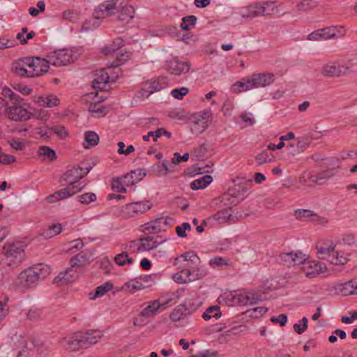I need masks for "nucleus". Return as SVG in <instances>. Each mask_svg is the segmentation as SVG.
Wrapping results in <instances>:
<instances>
[{
	"label": "nucleus",
	"mask_w": 357,
	"mask_h": 357,
	"mask_svg": "<svg viewBox=\"0 0 357 357\" xmlns=\"http://www.w3.org/2000/svg\"><path fill=\"white\" fill-rule=\"evenodd\" d=\"M162 89L160 79H151L147 81L142 89V96L148 98L151 93L158 91Z\"/></svg>",
	"instance_id": "25"
},
{
	"label": "nucleus",
	"mask_w": 357,
	"mask_h": 357,
	"mask_svg": "<svg viewBox=\"0 0 357 357\" xmlns=\"http://www.w3.org/2000/svg\"><path fill=\"white\" fill-rule=\"evenodd\" d=\"M167 218H160L151 221L143 226V231L149 234H156L161 231H165L169 225Z\"/></svg>",
	"instance_id": "13"
},
{
	"label": "nucleus",
	"mask_w": 357,
	"mask_h": 357,
	"mask_svg": "<svg viewBox=\"0 0 357 357\" xmlns=\"http://www.w3.org/2000/svg\"><path fill=\"white\" fill-rule=\"evenodd\" d=\"M213 181V178L210 175H205L199 178L194 180L190 183V188L193 190L204 189L206 188Z\"/></svg>",
	"instance_id": "33"
},
{
	"label": "nucleus",
	"mask_w": 357,
	"mask_h": 357,
	"mask_svg": "<svg viewBox=\"0 0 357 357\" xmlns=\"http://www.w3.org/2000/svg\"><path fill=\"white\" fill-rule=\"evenodd\" d=\"M218 199L220 202L224 203L225 206L232 208L242 202L244 197H241L239 192H236L234 189H229L228 192L223 194Z\"/></svg>",
	"instance_id": "16"
},
{
	"label": "nucleus",
	"mask_w": 357,
	"mask_h": 357,
	"mask_svg": "<svg viewBox=\"0 0 357 357\" xmlns=\"http://www.w3.org/2000/svg\"><path fill=\"white\" fill-rule=\"evenodd\" d=\"M114 261L119 266H123L126 264H132L134 262V259L128 257L126 252H123L115 256Z\"/></svg>",
	"instance_id": "45"
},
{
	"label": "nucleus",
	"mask_w": 357,
	"mask_h": 357,
	"mask_svg": "<svg viewBox=\"0 0 357 357\" xmlns=\"http://www.w3.org/2000/svg\"><path fill=\"white\" fill-rule=\"evenodd\" d=\"M63 227L60 223L53 224L49 227L44 230L42 235L47 238H52L59 234H60L62 231Z\"/></svg>",
	"instance_id": "40"
},
{
	"label": "nucleus",
	"mask_w": 357,
	"mask_h": 357,
	"mask_svg": "<svg viewBox=\"0 0 357 357\" xmlns=\"http://www.w3.org/2000/svg\"><path fill=\"white\" fill-rule=\"evenodd\" d=\"M189 158V153H185L183 155H181L178 152L174 154V157L172 158V165H178L181 162L188 161Z\"/></svg>",
	"instance_id": "64"
},
{
	"label": "nucleus",
	"mask_w": 357,
	"mask_h": 357,
	"mask_svg": "<svg viewBox=\"0 0 357 357\" xmlns=\"http://www.w3.org/2000/svg\"><path fill=\"white\" fill-rule=\"evenodd\" d=\"M77 200L84 204H89L96 200V195L93 192H87L77 197Z\"/></svg>",
	"instance_id": "55"
},
{
	"label": "nucleus",
	"mask_w": 357,
	"mask_h": 357,
	"mask_svg": "<svg viewBox=\"0 0 357 357\" xmlns=\"http://www.w3.org/2000/svg\"><path fill=\"white\" fill-rule=\"evenodd\" d=\"M125 186L126 185L124 183V181L122 180L121 178L114 179L112 183V189L117 192H126L127 190Z\"/></svg>",
	"instance_id": "57"
},
{
	"label": "nucleus",
	"mask_w": 357,
	"mask_h": 357,
	"mask_svg": "<svg viewBox=\"0 0 357 357\" xmlns=\"http://www.w3.org/2000/svg\"><path fill=\"white\" fill-rule=\"evenodd\" d=\"M165 303H160L158 300H155L151 305L146 307L140 313L142 317H149L153 316L158 309L164 305Z\"/></svg>",
	"instance_id": "37"
},
{
	"label": "nucleus",
	"mask_w": 357,
	"mask_h": 357,
	"mask_svg": "<svg viewBox=\"0 0 357 357\" xmlns=\"http://www.w3.org/2000/svg\"><path fill=\"white\" fill-rule=\"evenodd\" d=\"M117 1L118 0H108L102 3H100L95 10V18L98 20L105 19L109 16H112L117 13Z\"/></svg>",
	"instance_id": "9"
},
{
	"label": "nucleus",
	"mask_w": 357,
	"mask_h": 357,
	"mask_svg": "<svg viewBox=\"0 0 357 357\" xmlns=\"http://www.w3.org/2000/svg\"><path fill=\"white\" fill-rule=\"evenodd\" d=\"M295 215L298 219L307 220L312 216H317V215L310 210L307 209H299L296 211Z\"/></svg>",
	"instance_id": "59"
},
{
	"label": "nucleus",
	"mask_w": 357,
	"mask_h": 357,
	"mask_svg": "<svg viewBox=\"0 0 357 357\" xmlns=\"http://www.w3.org/2000/svg\"><path fill=\"white\" fill-rule=\"evenodd\" d=\"M79 12L76 10H67L63 13V20L65 21L75 22L78 20Z\"/></svg>",
	"instance_id": "54"
},
{
	"label": "nucleus",
	"mask_w": 357,
	"mask_h": 357,
	"mask_svg": "<svg viewBox=\"0 0 357 357\" xmlns=\"http://www.w3.org/2000/svg\"><path fill=\"white\" fill-rule=\"evenodd\" d=\"M318 257L323 260L329 261L331 264L335 265H344L349 261V254L344 252L335 250V245H330L327 246L317 247Z\"/></svg>",
	"instance_id": "4"
},
{
	"label": "nucleus",
	"mask_w": 357,
	"mask_h": 357,
	"mask_svg": "<svg viewBox=\"0 0 357 357\" xmlns=\"http://www.w3.org/2000/svg\"><path fill=\"white\" fill-rule=\"evenodd\" d=\"M322 73L324 76L339 77L341 74V70L337 66L326 65L324 67Z\"/></svg>",
	"instance_id": "48"
},
{
	"label": "nucleus",
	"mask_w": 357,
	"mask_h": 357,
	"mask_svg": "<svg viewBox=\"0 0 357 357\" xmlns=\"http://www.w3.org/2000/svg\"><path fill=\"white\" fill-rule=\"evenodd\" d=\"M255 88L265 87L274 82L272 73H255L251 75Z\"/></svg>",
	"instance_id": "20"
},
{
	"label": "nucleus",
	"mask_w": 357,
	"mask_h": 357,
	"mask_svg": "<svg viewBox=\"0 0 357 357\" xmlns=\"http://www.w3.org/2000/svg\"><path fill=\"white\" fill-rule=\"evenodd\" d=\"M335 290L342 296L357 294V278L344 283L337 284L335 287Z\"/></svg>",
	"instance_id": "22"
},
{
	"label": "nucleus",
	"mask_w": 357,
	"mask_h": 357,
	"mask_svg": "<svg viewBox=\"0 0 357 357\" xmlns=\"http://www.w3.org/2000/svg\"><path fill=\"white\" fill-rule=\"evenodd\" d=\"M307 259L306 255L300 251L283 252L279 255L280 261L287 266L302 264Z\"/></svg>",
	"instance_id": "10"
},
{
	"label": "nucleus",
	"mask_w": 357,
	"mask_h": 357,
	"mask_svg": "<svg viewBox=\"0 0 357 357\" xmlns=\"http://www.w3.org/2000/svg\"><path fill=\"white\" fill-rule=\"evenodd\" d=\"M36 102L40 106L52 107L59 104V100L53 94L41 96L37 98Z\"/></svg>",
	"instance_id": "29"
},
{
	"label": "nucleus",
	"mask_w": 357,
	"mask_h": 357,
	"mask_svg": "<svg viewBox=\"0 0 357 357\" xmlns=\"http://www.w3.org/2000/svg\"><path fill=\"white\" fill-rule=\"evenodd\" d=\"M85 142L89 146H85L89 148V146H95L99 142V137L94 131H86L84 135Z\"/></svg>",
	"instance_id": "47"
},
{
	"label": "nucleus",
	"mask_w": 357,
	"mask_h": 357,
	"mask_svg": "<svg viewBox=\"0 0 357 357\" xmlns=\"http://www.w3.org/2000/svg\"><path fill=\"white\" fill-rule=\"evenodd\" d=\"M255 160L259 165L271 162V158H270L268 149L264 150L260 153L257 155L255 157Z\"/></svg>",
	"instance_id": "58"
},
{
	"label": "nucleus",
	"mask_w": 357,
	"mask_h": 357,
	"mask_svg": "<svg viewBox=\"0 0 357 357\" xmlns=\"http://www.w3.org/2000/svg\"><path fill=\"white\" fill-rule=\"evenodd\" d=\"M109 76L105 69L96 71V78L92 82V86L100 90H105L106 84L109 82Z\"/></svg>",
	"instance_id": "23"
},
{
	"label": "nucleus",
	"mask_w": 357,
	"mask_h": 357,
	"mask_svg": "<svg viewBox=\"0 0 357 357\" xmlns=\"http://www.w3.org/2000/svg\"><path fill=\"white\" fill-rule=\"evenodd\" d=\"M181 257L183 258L185 261H191L193 263H196L197 261H199L200 259L197 255V254L193 251H190L184 253L181 256Z\"/></svg>",
	"instance_id": "63"
},
{
	"label": "nucleus",
	"mask_w": 357,
	"mask_h": 357,
	"mask_svg": "<svg viewBox=\"0 0 357 357\" xmlns=\"http://www.w3.org/2000/svg\"><path fill=\"white\" fill-rule=\"evenodd\" d=\"M310 145V142L307 139H298L296 141L293 142L289 144V152L292 155H298L303 153Z\"/></svg>",
	"instance_id": "26"
},
{
	"label": "nucleus",
	"mask_w": 357,
	"mask_h": 357,
	"mask_svg": "<svg viewBox=\"0 0 357 357\" xmlns=\"http://www.w3.org/2000/svg\"><path fill=\"white\" fill-rule=\"evenodd\" d=\"M221 315L222 313L220 312V307L218 305H215L208 307L203 313L202 318L206 321L209 320L213 317L218 319L221 317Z\"/></svg>",
	"instance_id": "39"
},
{
	"label": "nucleus",
	"mask_w": 357,
	"mask_h": 357,
	"mask_svg": "<svg viewBox=\"0 0 357 357\" xmlns=\"http://www.w3.org/2000/svg\"><path fill=\"white\" fill-rule=\"evenodd\" d=\"M87 260H88V259L86 257V255L84 252H81L78 253L77 255H76L75 257H73L70 259V263L71 267L73 268L75 267H79V266H84V264H86Z\"/></svg>",
	"instance_id": "44"
},
{
	"label": "nucleus",
	"mask_w": 357,
	"mask_h": 357,
	"mask_svg": "<svg viewBox=\"0 0 357 357\" xmlns=\"http://www.w3.org/2000/svg\"><path fill=\"white\" fill-rule=\"evenodd\" d=\"M82 336V346L84 348L97 343L102 337V333L98 330H90L85 333L79 332Z\"/></svg>",
	"instance_id": "19"
},
{
	"label": "nucleus",
	"mask_w": 357,
	"mask_h": 357,
	"mask_svg": "<svg viewBox=\"0 0 357 357\" xmlns=\"http://www.w3.org/2000/svg\"><path fill=\"white\" fill-rule=\"evenodd\" d=\"M196 308H192L190 303L180 304L177 305L170 313L169 319L173 322H177L185 319V318L192 314Z\"/></svg>",
	"instance_id": "11"
},
{
	"label": "nucleus",
	"mask_w": 357,
	"mask_h": 357,
	"mask_svg": "<svg viewBox=\"0 0 357 357\" xmlns=\"http://www.w3.org/2000/svg\"><path fill=\"white\" fill-rule=\"evenodd\" d=\"M35 36V33L33 31L28 32L26 27H23L22 31L19 32L16 38L20 41V43L24 45L27 43V40L31 39Z\"/></svg>",
	"instance_id": "46"
},
{
	"label": "nucleus",
	"mask_w": 357,
	"mask_h": 357,
	"mask_svg": "<svg viewBox=\"0 0 357 357\" xmlns=\"http://www.w3.org/2000/svg\"><path fill=\"white\" fill-rule=\"evenodd\" d=\"M79 192V191L77 189H74L68 185H66L65 188H61V190H57L53 194L47 196V199L49 201V202L53 203L70 197Z\"/></svg>",
	"instance_id": "17"
},
{
	"label": "nucleus",
	"mask_w": 357,
	"mask_h": 357,
	"mask_svg": "<svg viewBox=\"0 0 357 357\" xmlns=\"http://www.w3.org/2000/svg\"><path fill=\"white\" fill-rule=\"evenodd\" d=\"M192 271L189 268H183L173 275V280L177 283H187L192 281L190 278Z\"/></svg>",
	"instance_id": "35"
},
{
	"label": "nucleus",
	"mask_w": 357,
	"mask_h": 357,
	"mask_svg": "<svg viewBox=\"0 0 357 357\" xmlns=\"http://www.w3.org/2000/svg\"><path fill=\"white\" fill-rule=\"evenodd\" d=\"M195 24H180L178 30L176 26H170L169 28V34L172 37H179L181 31H188L195 27Z\"/></svg>",
	"instance_id": "41"
},
{
	"label": "nucleus",
	"mask_w": 357,
	"mask_h": 357,
	"mask_svg": "<svg viewBox=\"0 0 357 357\" xmlns=\"http://www.w3.org/2000/svg\"><path fill=\"white\" fill-rule=\"evenodd\" d=\"M301 322L302 323V326L300 323H296L293 326L294 330L299 335L303 333L306 331L308 320L305 317H304L301 320Z\"/></svg>",
	"instance_id": "60"
},
{
	"label": "nucleus",
	"mask_w": 357,
	"mask_h": 357,
	"mask_svg": "<svg viewBox=\"0 0 357 357\" xmlns=\"http://www.w3.org/2000/svg\"><path fill=\"white\" fill-rule=\"evenodd\" d=\"M190 70V64L188 62L178 61H171L169 64V71L172 74L180 75L186 73Z\"/></svg>",
	"instance_id": "27"
},
{
	"label": "nucleus",
	"mask_w": 357,
	"mask_h": 357,
	"mask_svg": "<svg viewBox=\"0 0 357 357\" xmlns=\"http://www.w3.org/2000/svg\"><path fill=\"white\" fill-rule=\"evenodd\" d=\"M302 264L305 266L303 267L304 269H305L307 267L312 269L310 271H307L305 273L306 276L309 278H312L317 275L324 273L327 269L326 267L323 266L320 261H307V260H305V262H303Z\"/></svg>",
	"instance_id": "21"
},
{
	"label": "nucleus",
	"mask_w": 357,
	"mask_h": 357,
	"mask_svg": "<svg viewBox=\"0 0 357 357\" xmlns=\"http://www.w3.org/2000/svg\"><path fill=\"white\" fill-rule=\"evenodd\" d=\"M41 266L40 264L38 266L29 267L21 272L15 281V284L22 290L34 287L40 280H44L48 274V268H47L45 270L44 267H41Z\"/></svg>",
	"instance_id": "1"
},
{
	"label": "nucleus",
	"mask_w": 357,
	"mask_h": 357,
	"mask_svg": "<svg viewBox=\"0 0 357 357\" xmlns=\"http://www.w3.org/2000/svg\"><path fill=\"white\" fill-rule=\"evenodd\" d=\"M229 211H231V206L220 210L214 214L212 218L220 224L227 222V221L231 220L233 218L232 215L229 213Z\"/></svg>",
	"instance_id": "38"
},
{
	"label": "nucleus",
	"mask_w": 357,
	"mask_h": 357,
	"mask_svg": "<svg viewBox=\"0 0 357 357\" xmlns=\"http://www.w3.org/2000/svg\"><path fill=\"white\" fill-rule=\"evenodd\" d=\"M252 77H247L243 79V81L237 82L233 84L231 90L235 93L246 91L255 88V86H252Z\"/></svg>",
	"instance_id": "28"
},
{
	"label": "nucleus",
	"mask_w": 357,
	"mask_h": 357,
	"mask_svg": "<svg viewBox=\"0 0 357 357\" xmlns=\"http://www.w3.org/2000/svg\"><path fill=\"white\" fill-rule=\"evenodd\" d=\"M317 6L314 0H301L296 6L298 10H308Z\"/></svg>",
	"instance_id": "50"
},
{
	"label": "nucleus",
	"mask_w": 357,
	"mask_h": 357,
	"mask_svg": "<svg viewBox=\"0 0 357 357\" xmlns=\"http://www.w3.org/2000/svg\"><path fill=\"white\" fill-rule=\"evenodd\" d=\"M49 62L54 66H66L73 62V54L68 50H59L50 52L47 56Z\"/></svg>",
	"instance_id": "8"
},
{
	"label": "nucleus",
	"mask_w": 357,
	"mask_h": 357,
	"mask_svg": "<svg viewBox=\"0 0 357 357\" xmlns=\"http://www.w3.org/2000/svg\"><path fill=\"white\" fill-rule=\"evenodd\" d=\"M13 70L15 73H16L19 76H29V70L28 68H24L23 64H21L20 62L17 61L13 63Z\"/></svg>",
	"instance_id": "56"
},
{
	"label": "nucleus",
	"mask_w": 357,
	"mask_h": 357,
	"mask_svg": "<svg viewBox=\"0 0 357 357\" xmlns=\"http://www.w3.org/2000/svg\"><path fill=\"white\" fill-rule=\"evenodd\" d=\"M345 33L346 29L343 26H331L311 33L307 38L310 40H327L335 37H342L344 36Z\"/></svg>",
	"instance_id": "7"
},
{
	"label": "nucleus",
	"mask_w": 357,
	"mask_h": 357,
	"mask_svg": "<svg viewBox=\"0 0 357 357\" xmlns=\"http://www.w3.org/2000/svg\"><path fill=\"white\" fill-rule=\"evenodd\" d=\"M81 337L79 332L76 333L70 336L63 337L60 340L59 343L66 350L77 351L84 348Z\"/></svg>",
	"instance_id": "12"
},
{
	"label": "nucleus",
	"mask_w": 357,
	"mask_h": 357,
	"mask_svg": "<svg viewBox=\"0 0 357 357\" xmlns=\"http://www.w3.org/2000/svg\"><path fill=\"white\" fill-rule=\"evenodd\" d=\"M335 172L332 169L323 171L318 174H314L310 176V181L317 185L324 184L327 180L335 176Z\"/></svg>",
	"instance_id": "30"
},
{
	"label": "nucleus",
	"mask_w": 357,
	"mask_h": 357,
	"mask_svg": "<svg viewBox=\"0 0 357 357\" xmlns=\"http://www.w3.org/2000/svg\"><path fill=\"white\" fill-rule=\"evenodd\" d=\"M33 62L34 66H33L32 70H29V76L30 77H38L47 73L51 64V62H49V58L34 57Z\"/></svg>",
	"instance_id": "14"
},
{
	"label": "nucleus",
	"mask_w": 357,
	"mask_h": 357,
	"mask_svg": "<svg viewBox=\"0 0 357 357\" xmlns=\"http://www.w3.org/2000/svg\"><path fill=\"white\" fill-rule=\"evenodd\" d=\"M113 289V284L111 282H105L103 284L98 287L96 289V292L93 297L91 298H96L98 297H101L105 295L107 292L112 290Z\"/></svg>",
	"instance_id": "49"
},
{
	"label": "nucleus",
	"mask_w": 357,
	"mask_h": 357,
	"mask_svg": "<svg viewBox=\"0 0 357 357\" xmlns=\"http://www.w3.org/2000/svg\"><path fill=\"white\" fill-rule=\"evenodd\" d=\"M3 250L9 260L8 266L11 269L20 264L24 259V246L21 243L6 244L3 246Z\"/></svg>",
	"instance_id": "5"
},
{
	"label": "nucleus",
	"mask_w": 357,
	"mask_h": 357,
	"mask_svg": "<svg viewBox=\"0 0 357 357\" xmlns=\"http://www.w3.org/2000/svg\"><path fill=\"white\" fill-rule=\"evenodd\" d=\"M39 154L46 157L50 161L56 159V152L49 146H43L39 148Z\"/></svg>",
	"instance_id": "53"
},
{
	"label": "nucleus",
	"mask_w": 357,
	"mask_h": 357,
	"mask_svg": "<svg viewBox=\"0 0 357 357\" xmlns=\"http://www.w3.org/2000/svg\"><path fill=\"white\" fill-rule=\"evenodd\" d=\"M258 301L257 294L253 292H245L234 296V303L240 305H252L256 303Z\"/></svg>",
	"instance_id": "24"
},
{
	"label": "nucleus",
	"mask_w": 357,
	"mask_h": 357,
	"mask_svg": "<svg viewBox=\"0 0 357 357\" xmlns=\"http://www.w3.org/2000/svg\"><path fill=\"white\" fill-rule=\"evenodd\" d=\"M267 310L268 309L265 307H257L255 308L248 310L246 311V314L251 318L257 319L264 314L267 312Z\"/></svg>",
	"instance_id": "51"
},
{
	"label": "nucleus",
	"mask_w": 357,
	"mask_h": 357,
	"mask_svg": "<svg viewBox=\"0 0 357 357\" xmlns=\"http://www.w3.org/2000/svg\"><path fill=\"white\" fill-rule=\"evenodd\" d=\"M152 206L150 201L131 202L123 206L121 213L124 218H131L146 213Z\"/></svg>",
	"instance_id": "6"
},
{
	"label": "nucleus",
	"mask_w": 357,
	"mask_h": 357,
	"mask_svg": "<svg viewBox=\"0 0 357 357\" xmlns=\"http://www.w3.org/2000/svg\"><path fill=\"white\" fill-rule=\"evenodd\" d=\"M278 12L273 1L256 2L242 10L243 17L253 18L259 16L274 15Z\"/></svg>",
	"instance_id": "3"
},
{
	"label": "nucleus",
	"mask_w": 357,
	"mask_h": 357,
	"mask_svg": "<svg viewBox=\"0 0 357 357\" xmlns=\"http://www.w3.org/2000/svg\"><path fill=\"white\" fill-rule=\"evenodd\" d=\"M209 265L212 268H218L221 270L233 266L232 263L229 259L222 257H215L209 260Z\"/></svg>",
	"instance_id": "31"
},
{
	"label": "nucleus",
	"mask_w": 357,
	"mask_h": 357,
	"mask_svg": "<svg viewBox=\"0 0 357 357\" xmlns=\"http://www.w3.org/2000/svg\"><path fill=\"white\" fill-rule=\"evenodd\" d=\"M9 119L15 121H26L30 118L29 112L20 105H13L6 109Z\"/></svg>",
	"instance_id": "15"
},
{
	"label": "nucleus",
	"mask_w": 357,
	"mask_h": 357,
	"mask_svg": "<svg viewBox=\"0 0 357 357\" xmlns=\"http://www.w3.org/2000/svg\"><path fill=\"white\" fill-rule=\"evenodd\" d=\"M89 111L97 117L105 116L108 112L106 107L98 103L90 104Z\"/></svg>",
	"instance_id": "42"
},
{
	"label": "nucleus",
	"mask_w": 357,
	"mask_h": 357,
	"mask_svg": "<svg viewBox=\"0 0 357 357\" xmlns=\"http://www.w3.org/2000/svg\"><path fill=\"white\" fill-rule=\"evenodd\" d=\"M140 176L141 170H132L129 174L121 177V178L124 181V183L126 186H130L135 185L142 179V178L139 177Z\"/></svg>",
	"instance_id": "36"
},
{
	"label": "nucleus",
	"mask_w": 357,
	"mask_h": 357,
	"mask_svg": "<svg viewBox=\"0 0 357 357\" xmlns=\"http://www.w3.org/2000/svg\"><path fill=\"white\" fill-rule=\"evenodd\" d=\"M142 241L141 246L146 250H153L158 247L159 243L155 241H153V237H146L144 238H141Z\"/></svg>",
	"instance_id": "52"
},
{
	"label": "nucleus",
	"mask_w": 357,
	"mask_h": 357,
	"mask_svg": "<svg viewBox=\"0 0 357 357\" xmlns=\"http://www.w3.org/2000/svg\"><path fill=\"white\" fill-rule=\"evenodd\" d=\"M117 13H119L117 19L120 21H126L128 22L135 17V10L131 6H123L121 10L120 11L118 10Z\"/></svg>",
	"instance_id": "34"
},
{
	"label": "nucleus",
	"mask_w": 357,
	"mask_h": 357,
	"mask_svg": "<svg viewBox=\"0 0 357 357\" xmlns=\"http://www.w3.org/2000/svg\"><path fill=\"white\" fill-rule=\"evenodd\" d=\"M189 91L188 88L186 87H182V88H176L173 89L171 91L172 96L178 100L183 99V96H185Z\"/></svg>",
	"instance_id": "62"
},
{
	"label": "nucleus",
	"mask_w": 357,
	"mask_h": 357,
	"mask_svg": "<svg viewBox=\"0 0 357 357\" xmlns=\"http://www.w3.org/2000/svg\"><path fill=\"white\" fill-rule=\"evenodd\" d=\"M211 115L210 111H204L202 114L199 115V118L192 121L191 131L192 133H202L208 126V119Z\"/></svg>",
	"instance_id": "18"
},
{
	"label": "nucleus",
	"mask_w": 357,
	"mask_h": 357,
	"mask_svg": "<svg viewBox=\"0 0 357 357\" xmlns=\"http://www.w3.org/2000/svg\"><path fill=\"white\" fill-rule=\"evenodd\" d=\"M131 56L130 52H123L122 50L116 53V61L111 64L112 67L116 68L127 61Z\"/></svg>",
	"instance_id": "43"
},
{
	"label": "nucleus",
	"mask_w": 357,
	"mask_h": 357,
	"mask_svg": "<svg viewBox=\"0 0 357 357\" xmlns=\"http://www.w3.org/2000/svg\"><path fill=\"white\" fill-rule=\"evenodd\" d=\"M77 277V273L72 267L69 268L65 272L60 273L54 280V283L61 281L70 282L73 281Z\"/></svg>",
	"instance_id": "32"
},
{
	"label": "nucleus",
	"mask_w": 357,
	"mask_h": 357,
	"mask_svg": "<svg viewBox=\"0 0 357 357\" xmlns=\"http://www.w3.org/2000/svg\"><path fill=\"white\" fill-rule=\"evenodd\" d=\"M1 94L5 98H8L12 100H15V102H20L22 100L19 96L16 95L14 92H13L9 88L5 87L3 89Z\"/></svg>",
	"instance_id": "61"
},
{
	"label": "nucleus",
	"mask_w": 357,
	"mask_h": 357,
	"mask_svg": "<svg viewBox=\"0 0 357 357\" xmlns=\"http://www.w3.org/2000/svg\"><path fill=\"white\" fill-rule=\"evenodd\" d=\"M90 169L88 168L84 171L79 166L72 167L63 174L59 179V183L61 185H68L74 189L79 190L80 192L85 187L86 184L82 185L79 181L87 175Z\"/></svg>",
	"instance_id": "2"
}]
</instances>
